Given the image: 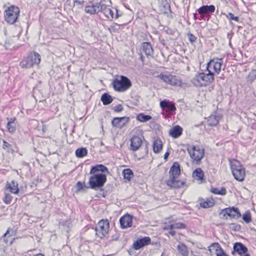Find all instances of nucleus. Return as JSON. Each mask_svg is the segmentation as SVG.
<instances>
[{
	"instance_id": "obj_1",
	"label": "nucleus",
	"mask_w": 256,
	"mask_h": 256,
	"mask_svg": "<svg viewBox=\"0 0 256 256\" xmlns=\"http://www.w3.org/2000/svg\"><path fill=\"white\" fill-rule=\"evenodd\" d=\"M108 172V168L102 164L92 166L90 171V188L94 190L102 187L107 181L106 174Z\"/></svg>"
},
{
	"instance_id": "obj_2",
	"label": "nucleus",
	"mask_w": 256,
	"mask_h": 256,
	"mask_svg": "<svg viewBox=\"0 0 256 256\" xmlns=\"http://www.w3.org/2000/svg\"><path fill=\"white\" fill-rule=\"evenodd\" d=\"M186 150L190 156L192 162L200 164L205 156L204 148L200 145H186Z\"/></svg>"
},
{
	"instance_id": "obj_3",
	"label": "nucleus",
	"mask_w": 256,
	"mask_h": 256,
	"mask_svg": "<svg viewBox=\"0 0 256 256\" xmlns=\"http://www.w3.org/2000/svg\"><path fill=\"white\" fill-rule=\"evenodd\" d=\"M229 162L234 179L240 182L244 181L246 176V172L243 165L236 159L230 160Z\"/></svg>"
},
{
	"instance_id": "obj_4",
	"label": "nucleus",
	"mask_w": 256,
	"mask_h": 256,
	"mask_svg": "<svg viewBox=\"0 0 256 256\" xmlns=\"http://www.w3.org/2000/svg\"><path fill=\"white\" fill-rule=\"evenodd\" d=\"M92 228L95 231V236L96 238L102 240L108 238L110 230V224L107 219L100 220Z\"/></svg>"
},
{
	"instance_id": "obj_5",
	"label": "nucleus",
	"mask_w": 256,
	"mask_h": 256,
	"mask_svg": "<svg viewBox=\"0 0 256 256\" xmlns=\"http://www.w3.org/2000/svg\"><path fill=\"white\" fill-rule=\"evenodd\" d=\"M214 80V74L208 72V74L198 72L192 78V82L196 86H206Z\"/></svg>"
},
{
	"instance_id": "obj_6",
	"label": "nucleus",
	"mask_w": 256,
	"mask_h": 256,
	"mask_svg": "<svg viewBox=\"0 0 256 256\" xmlns=\"http://www.w3.org/2000/svg\"><path fill=\"white\" fill-rule=\"evenodd\" d=\"M112 85L115 91L122 92H126L130 88L132 84L130 80L126 76H120L113 80Z\"/></svg>"
},
{
	"instance_id": "obj_7",
	"label": "nucleus",
	"mask_w": 256,
	"mask_h": 256,
	"mask_svg": "<svg viewBox=\"0 0 256 256\" xmlns=\"http://www.w3.org/2000/svg\"><path fill=\"white\" fill-rule=\"evenodd\" d=\"M40 62V54L36 52H31L20 62V65L22 68H29L39 65Z\"/></svg>"
},
{
	"instance_id": "obj_8",
	"label": "nucleus",
	"mask_w": 256,
	"mask_h": 256,
	"mask_svg": "<svg viewBox=\"0 0 256 256\" xmlns=\"http://www.w3.org/2000/svg\"><path fill=\"white\" fill-rule=\"evenodd\" d=\"M156 78L160 79L166 84L172 86H180L182 85V80L178 76L167 72H161Z\"/></svg>"
},
{
	"instance_id": "obj_9",
	"label": "nucleus",
	"mask_w": 256,
	"mask_h": 256,
	"mask_svg": "<svg viewBox=\"0 0 256 256\" xmlns=\"http://www.w3.org/2000/svg\"><path fill=\"white\" fill-rule=\"evenodd\" d=\"M219 216L220 218L225 220H237L242 216L238 208L234 206H230L222 210Z\"/></svg>"
},
{
	"instance_id": "obj_10",
	"label": "nucleus",
	"mask_w": 256,
	"mask_h": 256,
	"mask_svg": "<svg viewBox=\"0 0 256 256\" xmlns=\"http://www.w3.org/2000/svg\"><path fill=\"white\" fill-rule=\"evenodd\" d=\"M223 59L222 58H214L210 60L206 65V70L210 72L218 74L222 71L223 66Z\"/></svg>"
},
{
	"instance_id": "obj_11",
	"label": "nucleus",
	"mask_w": 256,
	"mask_h": 256,
	"mask_svg": "<svg viewBox=\"0 0 256 256\" xmlns=\"http://www.w3.org/2000/svg\"><path fill=\"white\" fill-rule=\"evenodd\" d=\"M186 228V225L184 223L182 222H176L174 220H172L164 223L162 230L168 231L170 235L174 236L176 234L174 229L181 230Z\"/></svg>"
},
{
	"instance_id": "obj_12",
	"label": "nucleus",
	"mask_w": 256,
	"mask_h": 256,
	"mask_svg": "<svg viewBox=\"0 0 256 256\" xmlns=\"http://www.w3.org/2000/svg\"><path fill=\"white\" fill-rule=\"evenodd\" d=\"M160 106L165 112L167 115L172 116L175 114L176 108L175 104L167 100H164L160 102Z\"/></svg>"
},
{
	"instance_id": "obj_13",
	"label": "nucleus",
	"mask_w": 256,
	"mask_h": 256,
	"mask_svg": "<svg viewBox=\"0 0 256 256\" xmlns=\"http://www.w3.org/2000/svg\"><path fill=\"white\" fill-rule=\"evenodd\" d=\"M100 8V12L106 18L112 20L114 18H117L118 17V10L114 8H110L104 5Z\"/></svg>"
},
{
	"instance_id": "obj_14",
	"label": "nucleus",
	"mask_w": 256,
	"mask_h": 256,
	"mask_svg": "<svg viewBox=\"0 0 256 256\" xmlns=\"http://www.w3.org/2000/svg\"><path fill=\"white\" fill-rule=\"evenodd\" d=\"M178 178H169L166 181V185L170 188L180 189L188 186L186 180H178Z\"/></svg>"
},
{
	"instance_id": "obj_15",
	"label": "nucleus",
	"mask_w": 256,
	"mask_h": 256,
	"mask_svg": "<svg viewBox=\"0 0 256 256\" xmlns=\"http://www.w3.org/2000/svg\"><path fill=\"white\" fill-rule=\"evenodd\" d=\"M14 6H11L4 10V20L10 24H14L16 22V12H14Z\"/></svg>"
},
{
	"instance_id": "obj_16",
	"label": "nucleus",
	"mask_w": 256,
	"mask_h": 256,
	"mask_svg": "<svg viewBox=\"0 0 256 256\" xmlns=\"http://www.w3.org/2000/svg\"><path fill=\"white\" fill-rule=\"evenodd\" d=\"M151 239L148 236L138 238L134 240L132 244V248L134 250H138L144 246L150 244Z\"/></svg>"
},
{
	"instance_id": "obj_17",
	"label": "nucleus",
	"mask_w": 256,
	"mask_h": 256,
	"mask_svg": "<svg viewBox=\"0 0 256 256\" xmlns=\"http://www.w3.org/2000/svg\"><path fill=\"white\" fill-rule=\"evenodd\" d=\"M120 226L122 229L130 228L133 224L132 216L126 214L120 218Z\"/></svg>"
},
{
	"instance_id": "obj_18",
	"label": "nucleus",
	"mask_w": 256,
	"mask_h": 256,
	"mask_svg": "<svg viewBox=\"0 0 256 256\" xmlns=\"http://www.w3.org/2000/svg\"><path fill=\"white\" fill-rule=\"evenodd\" d=\"M142 138H144L143 136H133L130 140V150L133 152L138 150L142 146Z\"/></svg>"
},
{
	"instance_id": "obj_19",
	"label": "nucleus",
	"mask_w": 256,
	"mask_h": 256,
	"mask_svg": "<svg viewBox=\"0 0 256 256\" xmlns=\"http://www.w3.org/2000/svg\"><path fill=\"white\" fill-rule=\"evenodd\" d=\"M163 147L164 142L160 137L153 138L152 142V149L154 154H157L161 152Z\"/></svg>"
},
{
	"instance_id": "obj_20",
	"label": "nucleus",
	"mask_w": 256,
	"mask_h": 256,
	"mask_svg": "<svg viewBox=\"0 0 256 256\" xmlns=\"http://www.w3.org/2000/svg\"><path fill=\"white\" fill-rule=\"evenodd\" d=\"M192 176L199 184H202L206 182L204 173L200 168H197L193 171Z\"/></svg>"
},
{
	"instance_id": "obj_21",
	"label": "nucleus",
	"mask_w": 256,
	"mask_h": 256,
	"mask_svg": "<svg viewBox=\"0 0 256 256\" xmlns=\"http://www.w3.org/2000/svg\"><path fill=\"white\" fill-rule=\"evenodd\" d=\"M103 7L100 4L90 3L85 6V12L90 14H94L100 12V8Z\"/></svg>"
},
{
	"instance_id": "obj_22",
	"label": "nucleus",
	"mask_w": 256,
	"mask_h": 256,
	"mask_svg": "<svg viewBox=\"0 0 256 256\" xmlns=\"http://www.w3.org/2000/svg\"><path fill=\"white\" fill-rule=\"evenodd\" d=\"M220 118L221 116H220L216 115V113L212 114L206 118V124L208 127H216L219 124Z\"/></svg>"
},
{
	"instance_id": "obj_23",
	"label": "nucleus",
	"mask_w": 256,
	"mask_h": 256,
	"mask_svg": "<svg viewBox=\"0 0 256 256\" xmlns=\"http://www.w3.org/2000/svg\"><path fill=\"white\" fill-rule=\"evenodd\" d=\"M181 172L180 164L178 162L172 164L169 171V178H178Z\"/></svg>"
},
{
	"instance_id": "obj_24",
	"label": "nucleus",
	"mask_w": 256,
	"mask_h": 256,
	"mask_svg": "<svg viewBox=\"0 0 256 256\" xmlns=\"http://www.w3.org/2000/svg\"><path fill=\"white\" fill-rule=\"evenodd\" d=\"M216 10L214 5H205L202 6L198 9V14L200 15L202 18H203L206 15L210 13H214Z\"/></svg>"
},
{
	"instance_id": "obj_25",
	"label": "nucleus",
	"mask_w": 256,
	"mask_h": 256,
	"mask_svg": "<svg viewBox=\"0 0 256 256\" xmlns=\"http://www.w3.org/2000/svg\"><path fill=\"white\" fill-rule=\"evenodd\" d=\"M183 133V128L179 125L172 126L168 131V134L173 138L180 137Z\"/></svg>"
},
{
	"instance_id": "obj_26",
	"label": "nucleus",
	"mask_w": 256,
	"mask_h": 256,
	"mask_svg": "<svg viewBox=\"0 0 256 256\" xmlns=\"http://www.w3.org/2000/svg\"><path fill=\"white\" fill-rule=\"evenodd\" d=\"M200 205L204 208H212L214 206L215 201L212 196L206 198L200 199Z\"/></svg>"
},
{
	"instance_id": "obj_27",
	"label": "nucleus",
	"mask_w": 256,
	"mask_h": 256,
	"mask_svg": "<svg viewBox=\"0 0 256 256\" xmlns=\"http://www.w3.org/2000/svg\"><path fill=\"white\" fill-rule=\"evenodd\" d=\"M209 248H212L216 256H228L218 242L212 243Z\"/></svg>"
},
{
	"instance_id": "obj_28",
	"label": "nucleus",
	"mask_w": 256,
	"mask_h": 256,
	"mask_svg": "<svg viewBox=\"0 0 256 256\" xmlns=\"http://www.w3.org/2000/svg\"><path fill=\"white\" fill-rule=\"evenodd\" d=\"M234 250L240 256L244 255L248 251V248L241 242H236L234 245Z\"/></svg>"
},
{
	"instance_id": "obj_29",
	"label": "nucleus",
	"mask_w": 256,
	"mask_h": 256,
	"mask_svg": "<svg viewBox=\"0 0 256 256\" xmlns=\"http://www.w3.org/2000/svg\"><path fill=\"white\" fill-rule=\"evenodd\" d=\"M126 120V122H128L130 120L129 117L122 116V117H116L114 118L112 121V124L114 127L122 128L125 125V123L122 124V120Z\"/></svg>"
},
{
	"instance_id": "obj_30",
	"label": "nucleus",
	"mask_w": 256,
	"mask_h": 256,
	"mask_svg": "<svg viewBox=\"0 0 256 256\" xmlns=\"http://www.w3.org/2000/svg\"><path fill=\"white\" fill-rule=\"evenodd\" d=\"M177 250L182 256H188L189 250L188 247L184 243H180L177 246Z\"/></svg>"
},
{
	"instance_id": "obj_31",
	"label": "nucleus",
	"mask_w": 256,
	"mask_h": 256,
	"mask_svg": "<svg viewBox=\"0 0 256 256\" xmlns=\"http://www.w3.org/2000/svg\"><path fill=\"white\" fill-rule=\"evenodd\" d=\"M125 26V24H118L114 22L108 28L107 30L110 32H116V31L122 30Z\"/></svg>"
},
{
	"instance_id": "obj_32",
	"label": "nucleus",
	"mask_w": 256,
	"mask_h": 256,
	"mask_svg": "<svg viewBox=\"0 0 256 256\" xmlns=\"http://www.w3.org/2000/svg\"><path fill=\"white\" fill-rule=\"evenodd\" d=\"M124 178L130 182L134 177V172L130 168L124 169L122 172Z\"/></svg>"
},
{
	"instance_id": "obj_33",
	"label": "nucleus",
	"mask_w": 256,
	"mask_h": 256,
	"mask_svg": "<svg viewBox=\"0 0 256 256\" xmlns=\"http://www.w3.org/2000/svg\"><path fill=\"white\" fill-rule=\"evenodd\" d=\"M100 100L104 105H108L112 102L113 98L112 96L108 93H104L102 96Z\"/></svg>"
},
{
	"instance_id": "obj_34",
	"label": "nucleus",
	"mask_w": 256,
	"mask_h": 256,
	"mask_svg": "<svg viewBox=\"0 0 256 256\" xmlns=\"http://www.w3.org/2000/svg\"><path fill=\"white\" fill-rule=\"evenodd\" d=\"M142 51L146 56H150L152 53V48L149 42H144L142 44Z\"/></svg>"
},
{
	"instance_id": "obj_35",
	"label": "nucleus",
	"mask_w": 256,
	"mask_h": 256,
	"mask_svg": "<svg viewBox=\"0 0 256 256\" xmlns=\"http://www.w3.org/2000/svg\"><path fill=\"white\" fill-rule=\"evenodd\" d=\"M75 187L76 188V192H77L81 191H84L90 188V186H88L86 185L85 181L78 182L76 184Z\"/></svg>"
},
{
	"instance_id": "obj_36",
	"label": "nucleus",
	"mask_w": 256,
	"mask_h": 256,
	"mask_svg": "<svg viewBox=\"0 0 256 256\" xmlns=\"http://www.w3.org/2000/svg\"><path fill=\"white\" fill-rule=\"evenodd\" d=\"M210 192L214 194L220 196H224L226 194V190L224 187L221 188L220 190L212 187L210 189Z\"/></svg>"
},
{
	"instance_id": "obj_37",
	"label": "nucleus",
	"mask_w": 256,
	"mask_h": 256,
	"mask_svg": "<svg viewBox=\"0 0 256 256\" xmlns=\"http://www.w3.org/2000/svg\"><path fill=\"white\" fill-rule=\"evenodd\" d=\"M152 117L150 115H146L144 113H140L136 116V120L140 122H144L150 120Z\"/></svg>"
},
{
	"instance_id": "obj_38",
	"label": "nucleus",
	"mask_w": 256,
	"mask_h": 256,
	"mask_svg": "<svg viewBox=\"0 0 256 256\" xmlns=\"http://www.w3.org/2000/svg\"><path fill=\"white\" fill-rule=\"evenodd\" d=\"M75 154L77 158H82L87 156L88 150L86 148H78L76 150Z\"/></svg>"
},
{
	"instance_id": "obj_39",
	"label": "nucleus",
	"mask_w": 256,
	"mask_h": 256,
	"mask_svg": "<svg viewBox=\"0 0 256 256\" xmlns=\"http://www.w3.org/2000/svg\"><path fill=\"white\" fill-rule=\"evenodd\" d=\"M222 14L224 15L227 19L230 22L234 20L236 22H239L240 21L239 16H234V14L232 12H228L227 14L222 12Z\"/></svg>"
},
{
	"instance_id": "obj_40",
	"label": "nucleus",
	"mask_w": 256,
	"mask_h": 256,
	"mask_svg": "<svg viewBox=\"0 0 256 256\" xmlns=\"http://www.w3.org/2000/svg\"><path fill=\"white\" fill-rule=\"evenodd\" d=\"M242 220L246 224H250L252 222V216L250 210L246 211L242 215Z\"/></svg>"
},
{
	"instance_id": "obj_41",
	"label": "nucleus",
	"mask_w": 256,
	"mask_h": 256,
	"mask_svg": "<svg viewBox=\"0 0 256 256\" xmlns=\"http://www.w3.org/2000/svg\"><path fill=\"white\" fill-rule=\"evenodd\" d=\"M256 79V69L252 70L246 76L247 82L252 83Z\"/></svg>"
},
{
	"instance_id": "obj_42",
	"label": "nucleus",
	"mask_w": 256,
	"mask_h": 256,
	"mask_svg": "<svg viewBox=\"0 0 256 256\" xmlns=\"http://www.w3.org/2000/svg\"><path fill=\"white\" fill-rule=\"evenodd\" d=\"M11 183L12 185L11 184L8 182L6 187V191H8L11 193L15 194H16V186H14V180H12Z\"/></svg>"
},
{
	"instance_id": "obj_43",
	"label": "nucleus",
	"mask_w": 256,
	"mask_h": 256,
	"mask_svg": "<svg viewBox=\"0 0 256 256\" xmlns=\"http://www.w3.org/2000/svg\"><path fill=\"white\" fill-rule=\"evenodd\" d=\"M16 124L14 122H9L7 124V128L10 133H14L16 130Z\"/></svg>"
},
{
	"instance_id": "obj_44",
	"label": "nucleus",
	"mask_w": 256,
	"mask_h": 256,
	"mask_svg": "<svg viewBox=\"0 0 256 256\" xmlns=\"http://www.w3.org/2000/svg\"><path fill=\"white\" fill-rule=\"evenodd\" d=\"M9 234H10V230H7V232L4 234V238H6L7 236H8ZM14 238H6V239L4 238V240L6 244H11L12 243V240H14Z\"/></svg>"
},
{
	"instance_id": "obj_45",
	"label": "nucleus",
	"mask_w": 256,
	"mask_h": 256,
	"mask_svg": "<svg viewBox=\"0 0 256 256\" xmlns=\"http://www.w3.org/2000/svg\"><path fill=\"white\" fill-rule=\"evenodd\" d=\"M188 37L190 43L193 44L196 42L198 37L192 33H188Z\"/></svg>"
},
{
	"instance_id": "obj_46",
	"label": "nucleus",
	"mask_w": 256,
	"mask_h": 256,
	"mask_svg": "<svg viewBox=\"0 0 256 256\" xmlns=\"http://www.w3.org/2000/svg\"><path fill=\"white\" fill-rule=\"evenodd\" d=\"M12 200V197L9 194L6 193V196L4 200L5 203L8 204H10Z\"/></svg>"
},
{
	"instance_id": "obj_47",
	"label": "nucleus",
	"mask_w": 256,
	"mask_h": 256,
	"mask_svg": "<svg viewBox=\"0 0 256 256\" xmlns=\"http://www.w3.org/2000/svg\"><path fill=\"white\" fill-rule=\"evenodd\" d=\"M124 110L123 106L122 104H119L116 105L114 108V112H120Z\"/></svg>"
},
{
	"instance_id": "obj_48",
	"label": "nucleus",
	"mask_w": 256,
	"mask_h": 256,
	"mask_svg": "<svg viewBox=\"0 0 256 256\" xmlns=\"http://www.w3.org/2000/svg\"><path fill=\"white\" fill-rule=\"evenodd\" d=\"M170 156V152H165L164 156V158L165 160H167L168 156Z\"/></svg>"
},
{
	"instance_id": "obj_49",
	"label": "nucleus",
	"mask_w": 256,
	"mask_h": 256,
	"mask_svg": "<svg viewBox=\"0 0 256 256\" xmlns=\"http://www.w3.org/2000/svg\"><path fill=\"white\" fill-rule=\"evenodd\" d=\"M34 256H44L43 254L40 253V254H35Z\"/></svg>"
},
{
	"instance_id": "obj_50",
	"label": "nucleus",
	"mask_w": 256,
	"mask_h": 256,
	"mask_svg": "<svg viewBox=\"0 0 256 256\" xmlns=\"http://www.w3.org/2000/svg\"><path fill=\"white\" fill-rule=\"evenodd\" d=\"M18 186V184H17V186ZM18 192H19V190L18 188H17V191H16V192H17V194L18 193Z\"/></svg>"
},
{
	"instance_id": "obj_51",
	"label": "nucleus",
	"mask_w": 256,
	"mask_h": 256,
	"mask_svg": "<svg viewBox=\"0 0 256 256\" xmlns=\"http://www.w3.org/2000/svg\"><path fill=\"white\" fill-rule=\"evenodd\" d=\"M161 256H166L164 253H162V254Z\"/></svg>"
},
{
	"instance_id": "obj_52",
	"label": "nucleus",
	"mask_w": 256,
	"mask_h": 256,
	"mask_svg": "<svg viewBox=\"0 0 256 256\" xmlns=\"http://www.w3.org/2000/svg\"><path fill=\"white\" fill-rule=\"evenodd\" d=\"M94 23H95L96 25L98 24H97V22H94Z\"/></svg>"
}]
</instances>
